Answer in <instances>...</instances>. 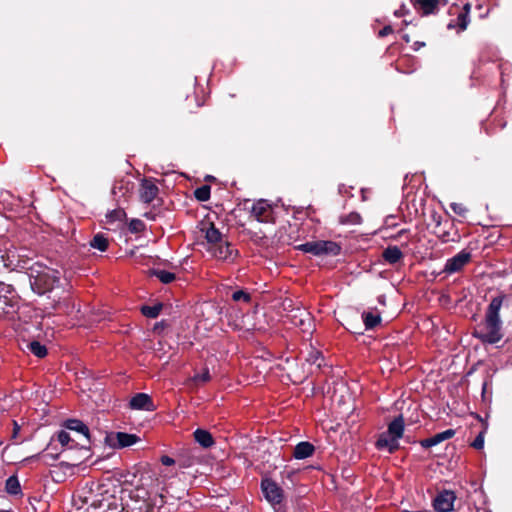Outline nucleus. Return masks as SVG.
Listing matches in <instances>:
<instances>
[{
	"label": "nucleus",
	"instance_id": "nucleus-1",
	"mask_svg": "<svg viewBox=\"0 0 512 512\" xmlns=\"http://www.w3.org/2000/svg\"><path fill=\"white\" fill-rule=\"evenodd\" d=\"M503 298V296H497L491 300L482 326L474 332V336L484 343L495 344L503 338L502 320L499 314Z\"/></svg>",
	"mask_w": 512,
	"mask_h": 512
},
{
	"label": "nucleus",
	"instance_id": "nucleus-2",
	"mask_svg": "<svg viewBox=\"0 0 512 512\" xmlns=\"http://www.w3.org/2000/svg\"><path fill=\"white\" fill-rule=\"evenodd\" d=\"M28 275L32 290L39 295L53 290L60 279V273L57 270L39 263L29 268Z\"/></svg>",
	"mask_w": 512,
	"mask_h": 512
},
{
	"label": "nucleus",
	"instance_id": "nucleus-3",
	"mask_svg": "<svg viewBox=\"0 0 512 512\" xmlns=\"http://www.w3.org/2000/svg\"><path fill=\"white\" fill-rule=\"evenodd\" d=\"M105 440L110 447L121 449L136 444L139 441V437L125 432H111L107 434Z\"/></svg>",
	"mask_w": 512,
	"mask_h": 512
},
{
	"label": "nucleus",
	"instance_id": "nucleus-4",
	"mask_svg": "<svg viewBox=\"0 0 512 512\" xmlns=\"http://www.w3.org/2000/svg\"><path fill=\"white\" fill-rule=\"evenodd\" d=\"M470 4L469 3H465L463 5V7H459L458 5H453L452 7H450V16L451 15H456L457 16V19L456 21H450V29L451 28H457L458 31H464L469 22H470V19H469V12H470Z\"/></svg>",
	"mask_w": 512,
	"mask_h": 512
},
{
	"label": "nucleus",
	"instance_id": "nucleus-5",
	"mask_svg": "<svg viewBox=\"0 0 512 512\" xmlns=\"http://www.w3.org/2000/svg\"><path fill=\"white\" fill-rule=\"evenodd\" d=\"M261 489L265 499L272 505L280 504L283 499V490L270 479H263Z\"/></svg>",
	"mask_w": 512,
	"mask_h": 512
},
{
	"label": "nucleus",
	"instance_id": "nucleus-6",
	"mask_svg": "<svg viewBox=\"0 0 512 512\" xmlns=\"http://www.w3.org/2000/svg\"><path fill=\"white\" fill-rule=\"evenodd\" d=\"M208 251L217 259L224 261H233L237 256V251L233 249L230 243L223 239L219 244L209 246Z\"/></svg>",
	"mask_w": 512,
	"mask_h": 512
},
{
	"label": "nucleus",
	"instance_id": "nucleus-7",
	"mask_svg": "<svg viewBox=\"0 0 512 512\" xmlns=\"http://www.w3.org/2000/svg\"><path fill=\"white\" fill-rule=\"evenodd\" d=\"M251 216L259 222H270L272 219V207L266 200H258L251 207Z\"/></svg>",
	"mask_w": 512,
	"mask_h": 512
},
{
	"label": "nucleus",
	"instance_id": "nucleus-8",
	"mask_svg": "<svg viewBox=\"0 0 512 512\" xmlns=\"http://www.w3.org/2000/svg\"><path fill=\"white\" fill-rule=\"evenodd\" d=\"M158 194V187L154 182L144 179L140 185L139 195L144 203L152 202Z\"/></svg>",
	"mask_w": 512,
	"mask_h": 512
},
{
	"label": "nucleus",
	"instance_id": "nucleus-9",
	"mask_svg": "<svg viewBox=\"0 0 512 512\" xmlns=\"http://www.w3.org/2000/svg\"><path fill=\"white\" fill-rule=\"evenodd\" d=\"M471 260V252L464 249L450 259V273L460 271Z\"/></svg>",
	"mask_w": 512,
	"mask_h": 512
},
{
	"label": "nucleus",
	"instance_id": "nucleus-10",
	"mask_svg": "<svg viewBox=\"0 0 512 512\" xmlns=\"http://www.w3.org/2000/svg\"><path fill=\"white\" fill-rule=\"evenodd\" d=\"M130 406H131V408L137 409V410H140V409L147 410V411L154 410V405H153L152 399L150 398L149 395H147L145 393H138L134 397H132V399L130 401Z\"/></svg>",
	"mask_w": 512,
	"mask_h": 512
},
{
	"label": "nucleus",
	"instance_id": "nucleus-11",
	"mask_svg": "<svg viewBox=\"0 0 512 512\" xmlns=\"http://www.w3.org/2000/svg\"><path fill=\"white\" fill-rule=\"evenodd\" d=\"M412 3L417 11L429 15L438 10L439 0H412Z\"/></svg>",
	"mask_w": 512,
	"mask_h": 512
},
{
	"label": "nucleus",
	"instance_id": "nucleus-12",
	"mask_svg": "<svg viewBox=\"0 0 512 512\" xmlns=\"http://www.w3.org/2000/svg\"><path fill=\"white\" fill-rule=\"evenodd\" d=\"M399 440L392 437L387 433L382 434L376 442L378 449H386L389 453L394 452L399 448Z\"/></svg>",
	"mask_w": 512,
	"mask_h": 512
},
{
	"label": "nucleus",
	"instance_id": "nucleus-13",
	"mask_svg": "<svg viewBox=\"0 0 512 512\" xmlns=\"http://www.w3.org/2000/svg\"><path fill=\"white\" fill-rule=\"evenodd\" d=\"M382 257L387 263L396 264L403 258V253L397 246H388L383 251Z\"/></svg>",
	"mask_w": 512,
	"mask_h": 512
},
{
	"label": "nucleus",
	"instance_id": "nucleus-14",
	"mask_svg": "<svg viewBox=\"0 0 512 512\" xmlns=\"http://www.w3.org/2000/svg\"><path fill=\"white\" fill-rule=\"evenodd\" d=\"M194 439L203 448H210L214 445V439L211 433L204 429L195 430Z\"/></svg>",
	"mask_w": 512,
	"mask_h": 512
},
{
	"label": "nucleus",
	"instance_id": "nucleus-15",
	"mask_svg": "<svg viewBox=\"0 0 512 512\" xmlns=\"http://www.w3.org/2000/svg\"><path fill=\"white\" fill-rule=\"evenodd\" d=\"M314 452V446L309 442H300L295 448L293 455L296 459H305L310 457Z\"/></svg>",
	"mask_w": 512,
	"mask_h": 512
},
{
	"label": "nucleus",
	"instance_id": "nucleus-16",
	"mask_svg": "<svg viewBox=\"0 0 512 512\" xmlns=\"http://www.w3.org/2000/svg\"><path fill=\"white\" fill-rule=\"evenodd\" d=\"M205 238L209 246L219 244L223 240L221 232L212 223L205 229Z\"/></svg>",
	"mask_w": 512,
	"mask_h": 512
},
{
	"label": "nucleus",
	"instance_id": "nucleus-17",
	"mask_svg": "<svg viewBox=\"0 0 512 512\" xmlns=\"http://www.w3.org/2000/svg\"><path fill=\"white\" fill-rule=\"evenodd\" d=\"M403 431L404 420L402 416H399L389 424L387 434L399 440L403 435Z\"/></svg>",
	"mask_w": 512,
	"mask_h": 512
},
{
	"label": "nucleus",
	"instance_id": "nucleus-18",
	"mask_svg": "<svg viewBox=\"0 0 512 512\" xmlns=\"http://www.w3.org/2000/svg\"><path fill=\"white\" fill-rule=\"evenodd\" d=\"M446 440H448V430L442 431L433 435L432 437L424 439L420 442V444L424 448H433Z\"/></svg>",
	"mask_w": 512,
	"mask_h": 512
},
{
	"label": "nucleus",
	"instance_id": "nucleus-19",
	"mask_svg": "<svg viewBox=\"0 0 512 512\" xmlns=\"http://www.w3.org/2000/svg\"><path fill=\"white\" fill-rule=\"evenodd\" d=\"M433 508L436 512H448V490L444 489L434 498Z\"/></svg>",
	"mask_w": 512,
	"mask_h": 512
},
{
	"label": "nucleus",
	"instance_id": "nucleus-20",
	"mask_svg": "<svg viewBox=\"0 0 512 512\" xmlns=\"http://www.w3.org/2000/svg\"><path fill=\"white\" fill-rule=\"evenodd\" d=\"M66 428L72 431H75L81 434L87 440L89 439V429L88 427L77 419H70L66 422Z\"/></svg>",
	"mask_w": 512,
	"mask_h": 512
},
{
	"label": "nucleus",
	"instance_id": "nucleus-21",
	"mask_svg": "<svg viewBox=\"0 0 512 512\" xmlns=\"http://www.w3.org/2000/svg\"><path fill=\"white\" fill-rule=\"evenodd\" d=\"M0 298H4L12 303L19 302L18 295L13 286L4 282L0 283Z\"/></svg>",
	"mask_w": 512,
	"mask_h": 512
},
{
	"label": "nucleus",
	"instance_id": "nucleus-22",
	"mask_svg": "<svg viewBox=\"0 0 512 512\" xmlns=\"http://www.w3.org/2000/svg\"><path fill=\"white\" fill-rule=\"evenodd\" d=\"M320 255L336 256L340 253V246L333 241H319Z\"/></svg>",
	"mask_w": 512,
	"mask_h": 512
},
{
	"label": "nucleus",
	"instance_id": "nucleus-23",
	"mask_svg": "<svg viewBox=\"0 0 512 512\" xmlns=\"http://www.w3.org/2000/svg\"><path fill=\"white\" fill-rule=\"evenodd\" d=\"M362 319L367 330L373 329L381 322V317L379 314H374L372 312H364L362 314Z\"/></svg>",
	"mask_w": 512,
	"mask_h": 512
},
{
	"label": "nucleus",
	"instance_id": "nucleus-24",
	"mask_svg": "<svg viewBox=\"0 0 512 512\" xmlns=\"http://www.w3.org/2000/svg\"><path fill=\"white\" fill-rule=\"evenodd\" d=\"M5 489H6V492L11 494V495H18V494H20L21 493V486H20L18 478L16 476H10L6 480Z\"/></svg>",
	"mask_w": 512,
	"mask_h": 512
},
{
	"label": "nucleus",
	"instance_id": "nucleus-25",
	"mask_svg": "<svg viewBox=\"0 0 512 512\" xmlns=\"http://www.w3.org/2000/svg\"><path fill=\"white\" fill-rule=\"evenodd\" d=\"M18 309V302L12 303L8 302L4 298H0V316L1 315H10L16 312Z\"/></svg>",
	"mask_w": 512,
	"mask_h": 512
},
{
	"label": "nucleus",
	"instance_id": "nucleus-26",
	"mask_svg": "<svg viewBox=\"0 0 512 512\" xmlns=\"http://www.w3.org/2000/svg\"><path fill=\"white\" fill-rule=\"evenodd\" d=\"M297 248L305 253H310L315 256H320L319 241L307 242V243L299 245Z\"/></svg>",
	"mask_w": 512,
	"mask_h": 512
},
{
	"label": "nucleus",
	"instance_id": "nucleus-27",
	"mask_svg": "<svg viewBox=\"0 0 512 512\" xmlns=\"http://www.w3.org/2000/svg\"><path fill=\"white\" fill-rule=\"evenodd\" d=\"M27 347L31 351V353H33L35 356L39 358H43L47 354L46 347L38 341H32L28 343Z\"/></svg>",
	"mask_w": 512,
	"mask_h": 512
},
{
	"label": "nucleus",
	"instance_id": "nucleus-28",
	"mask_svg": "<svg viewBox=\"0 0 512 512\" xmlns=\"http://www.w3.org/2000/svg\"><path fill=\"white\" fill-rule=\"evenodd\" d=\"M152 274L155 275L164 284H169L175 279L174 273L165 270H153Z\"/></svg>",
	"mask_w": 512,
	"mask_h": 512
},
{
	"label": "nucleus",
	"instance_id": "nucleus-29",
	"mask_svg": "<svg viewBox=\"0 0 512 512\" xmlns=\"http://www.w3.org/2000/svg\"><path fill=\"white\" fill-rule=\"evenodd\" d=\"M90 245L93 248H96V249H98L100 251H105L107 249V247H108V241H107V239L103 235L96 234L93 237Z\"/></svg>",
	"mask_w": 512,
	"mask_h": 512
},
{
	"label": "nucleus",
	"instance_id": "nucleus-30",
	"mask_svg": "<svg viewBox=\"0 0 512 512\" xmlns=\"http://www.w3.org/2000/svg\"><path fill=\"white\" fill-rule=\"evenodd\" d=\"M162 309V304H156L153 306H142L141 312L148 318H156Z\"/></svg>",
	"mask_w": 512,
	"mask_h": 512
},
{
	"label": "nucleus",
	"instance_id": "nucleus-31",
	"mask_svg": "<svg viewBox=\"0 0 512 512\" xmlns=\"http://www.w3.org/2000/svg\"><path fill=\"white\" fill-rule=\"evenodd\" d=\"M126 217V213L123 209L118 208L110 211L106 215L107 223H113L116 221H123Z\"/></svg>",
	"mask_w": 512,
	"mask_h": 512
},
{
	"label": "nucleus",
	"instance_id": "nucleus-32",
	"mask_svg": "<svg viewBox=\"0 0 512 512\" xmlns=\"http://www.w3.org/2000/svg\"><path fill=\"white\" fill-rule=\"evenodd\" d=\"M361 222V216L356 212H351L348 215L340 217L341 224L358 225Z\"/></svg>",
	"mask_w": 512,
	"mask_h": 512
},
{
	"label": "nucleus",
	"instance_id": "nucleus-33",
	"mask_svg": "<svg viewBox=\"0 0 512 512\" xmlns=\"http://www.w3.org/2000/svg\"><path fill=\"white\" fill-rule=\"evenodd\" d=\"M151 511L152 512H170V509L163 504V497H156L153 501H151Z\"/></svg>",
	"mask_w": 512,
	"mask_h": 512
},
{
	"label": "nucleus",
	"instance_id": "nucleus-34",
	"mask_svg": "<svg viewBox=\"0 0 512 512\" xmlns=\"http://www.w3.org/2000/svg\"><path fill=\"white\" fill-rule=\"evenodd\" d=\"M194 195L199 201H207L210 198V187L203 185L195 190Z\"/></svg>",
	"mask_w": 512,
	"mask_h": 512
},
{
	"label": "nucleus",
	"instance_id": "nucleus-35",
	"mask_svg": "<svg viewBox=\"0 0 512 512\" xmlns=\"http://www.w3.org/2000/svg\"><path fill=\"white\" fill-rule=\"evenodd\" d=\"M81 462H82V459H80V458L77 459L74 463H69L67 461H62L59 464V468L63 469L65 474L68 473L70 475H73L74 474V468L77 467Z\"/></svg>",
	"mask_w": 512,
	"mask_h": 512
},
{
	"label": "nucleus",
	"instance_id": "nucleus-36",
	"mask_svg": "<svg viewBox=\"0 0 512 512\" xmlns=\"http://www.w3.org/2000/svg\"><path fill=\"white\" fill-rule=\"evenodd\" d=\"M131 512H152L151 501L143 500L142 502H136V504L131 507Z\"/></svg>",
	"mask_w": 512,
	"mask_h": 512
},
{
	"label": "nucleus",
	"instance_id": "nucleus-37",
	"mask_svg": "<svg viewBox=\"0 0 512 512\" xmlns=\"http://www.w3.org/2000/svg\"><path fill=\"white\" fill-rule=\"evenodd\" d=\"M307 362H309L310 364H313V365H316L318 368L321 367V364H322V357H321V353L319 351H316V350H312L308 357L306 358Z\"/></svg>",
	"mask_w": 512,
	"mask_h": 512
},
{
	"label": "nucleus",
	"instance_id": "nucleus-38",
	"mask_svg": "<svg viewBox=\"0 0 512 512\" xmlns=\"http://www.w3.org/2000/svg\"><path fill=\"white\" fill-rule=\"evenodd\" d=\"M196 459L193 456L181 455L177 459V464L180 468H188L194 465Z\"/></svg>",
	"mask_w": 512,
	"mask_h": 512
},
{
	"label": "nucleus",
	"instance_id": "nucleus-39",
	"mask_svg": "<svg viewBox=\"0 0 512 512\" xmlns=\"http://www.w3.org/2000/svg\"><path fill=\"white\" fill-rule=\"evenodd\" d=\"M232 299L236 302L243 301L248 303L251 300V295L243 290H238L232 294Z\"/></svg>",
	"mask_w": 512,
	"mask_h": 512
},
{
	"label": "nucleus",
	"instance_id": "nucleus-40",
	"mask_svg": "<svg viewBox=\"0 0 512 512\" xmlns=\"http://www.w3.org/2000/svg\"><path fill=\"white\" fill-rule=\"evenodd\" d=\"M57 439L62 446H68L69 443L73 441L70 437V434L64 430L58 433Z\"/></svg>",
	"mask_w": 512,
	"mask_h": 512
},
{
	"label": "nucleus",
	"instance_id": "nucleus-41",
	"mask_svg": "<svg viewBox=\"0 0 512 512\" xmlns=\"http://www.w3.org/2000/svg\"><path fill=\"white\" fill-rule=\"evenodd\" d=\"M210 380L209 370L205 368L202 373H197L193 377V381L205 383Z\"/></svg>",
	"mask_w": 512,
	"mask_h": 512
},
{
	"label": "nucleus",
	"instance_id": "nucleus-42",
	"mask_svg": "<svg viewBox=\"0 0 512 512\" xmlns=\"http://www.w3.org/2000/svg\"><path fill=\"white\" fill-rule=\"evenodd\" d=\"M471 446L475 449H482L484 446V432H480L478 436L471 443Z\"/></svg>",
	"mask_w": 512,
	"mask_h": 512
},
{
	"label": "nucleus",
	"instance_id": "nucleus-43",
	"mask_svg": "<svg viewBox=\"0 0 512 512\" xmlns=\"http://www.w3.org/2000/svg\"><path fill=\"white\" fill-rule=\"evenodd\" d=\"M450 206L452 207L453 211L456 214H458L462 217H465V215L468 211L467 208L463 204L452 203Z\"/></svg>",
	"mask_w": 512,
	"mask_h": 512
},
{
	"label": "nucleus",
	"instance_id": "nucleus-44",
	"mask_svg": "<svg viewBox=\"0 0 512 512\" xmlns=\"http://www.w3.org/2000/svg\"><path fill=\"white\" fill-rule=\"evenodd\" d=\"M143 223L140 220L134 219L130 223V230L133 232H138L142 229Z\"/></svg>",
	"mask_w": 512,
	"mask_h": 512
},
{
	"label": "nucleus",
	"instance_id": "nucleus-45",
	"mask_svg": "<svg viewBox=\"0 0 512 512\" xmlns=\"http://www.w3.org/2000/svg\"><path fill=\"white\" fill-rule=\"evenodd\" d=\"M161 463L163 465H165V466H171V465L177 463V460H175V459H173V458H171L169 456L164 455V456L161 457Z\"/></svg>",
	"mask_w": 512,
	"mask_h": 512
},
{
	"label": "nucleus",
	"instance_id": "nucleus-46",
	"mask_svg": "<svg viewBox=\"0 0 512 512\" xmlns=\"http://www.w3.org/2000/svg\"><path fill=\"white\" fill-rule=\"evenodd\" d=\"M393 32V29L390 25L385 26L383 29H381L378 33L379 37H385Z\"/></svg>",
	"mask_w": 512,
	"mask_h": 512
},
{
	"label": "nucleus",
	"instance_id": "nucleus-47",
	"mask_svg": "<svg viewBox=\"0 0 512 512\" xmlns=\"http://www.w3.org/2000/svg\"><path fill=\"white\" fill-rule=\"evenodd\" d=\"M450 512L454 510V500L456 499V496L453 491L450 490Z\"/></svg>",
	"mask_w": 512,
	"mask_h": 512
},
{
	"label": "nucleus",
	"instance_id": "nucleus-48",
	"mask_svg": "<svg viewBox=\"0 0 512 512\" xmlns=\"http://www.w3.org/2000/svg\"><path fill=\"white\" fill-rule=\"evenodd\" d=\"M43 458H44L45 463L48 464L49 460H55L57 458V456L47 453V454L43 455Z\"/></svg>",
	"mask_w": 512,
	"mask_h": 512
},
{
	"label": "nucleus",
	"instance_id": "nucleus-49",
	"mask_svg": "<svg viewBox=\"0 0 512 512\" xmlns=\"http://www.w3.org/2000/svg\"><path fill=\"white\" fill-rule=\"evenodd\" d=\"M19 430H20V426L16 422H14L13 437H16Z\"/></svg>",
	"mask_w": 512,
	"mask_h": 512
},
{
	"label": "nucleus",
	"instance_id": "nucleus-50",
	"mask_svg": "<svg viewBox=\"0 0 512 512\" xmlns=\"http://www.w3.org/2000/svg\"><path fill=\"white\" fill-rule=\"evenodd\" d=\"M304 322H305V319H303V318H301V319L299 320V324H300V325H303V324H304Z\"/></svg>",
	"mask_w": 512,
	"mask_h": 512
},
{
	"label": "nucleus",
	"instance_id": "nucleus-51",
	"mask_svg": "<svg viewBox=\"0 0 512 512\" xmlns=\"http://www.w3.org/2000/svg\"><path fill=\"white\" fill-rule=\"evenodd\" d=\"M448 269V261L446 262L445 266H444V271H446Z\"/></svg>",
	"mask_w": 512,
	"mask_h": 512
},
{
	"label": "nucleus",
	"instance_id": "nucleus-52",
	"mask_svg": "<svg viewBox=\"0 0 512 512\" xmlns=\"http://www.w3.org/2000/svg\"><path fill=\"white\" fill-rule=\"evenodd\" d=\"M305 316H306V320L309 321L310 320L309 314L305 313Z\"/></svg>",
	"mask_w": 512,
	"mask_h": 512
},
{
	"label": "nucleus",
	"instance_id": "nucleus-53",
	"mask_svg": "<svg viewBox=\"0 0 512 512\" xmlns=\"http://www.w3.org/2000/svg\"><path fill=\"white\" fill-rule=\"evenodd\" d=\"M453 434H454L453 430L450 429V432H449L450 438L453 436Z\"/></svg>",
	"mask_w": 512,
	"mask_h": 512
},
{
	"label": "nucleus",
	"instance_id": "nucleus-54",
	"mask_svg": "<svg viewBox=\"0 0 512 512\" xmlns=\"http://www.w3.org/2000/svg\"><path fill=\"white\" fill-rule=\"evenodd\" d=\"M395 15H396V16H400V15H401V14H400V11H395Z\"/></svg>",
	"mask_w": 512,
	"mask_h": 512
}]
</instances>
